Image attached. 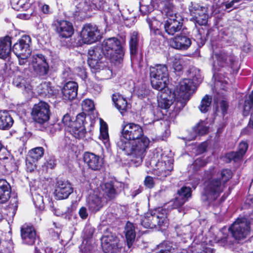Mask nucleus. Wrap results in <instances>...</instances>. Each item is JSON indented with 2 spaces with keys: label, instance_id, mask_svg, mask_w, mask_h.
I'll list each match as a JSON object with an SVG mask.
<instances>
[{
  "label": "nucleus",
  "instance_id": "680f3d73",
  "mask_svg": "<svg viewBox=\"0 0 253 253\" xmlns=\"http://www.w3.org/2000/svg\"><path fill=\"white\" fill-rule=\"evenodd\" d=\"M144 184L149 188H152L154 186L153 178L150 176H146L144 180Z\"/></svg>",
  "mask_w": 253,
  "mask_h": 253
},
{
  "label": "nucleus",
  "instance_id": "4be33fe9",
  "mask_svg": "<svg viewBox=\"0 0 253 253\" xmlns=\"http://www.w3.org/2000/svg\"><path fill=\"white\" fill-rule=\"evenodd\" d=\"M21 236L23 242L27 245H33L36 240V234L33 227L24 225L21 229Z\"/></svg>",
  "mask_w": 253,
  "mask_h": 253
},
{
  "label": "nucleus",
  "instance_id": "a18cd8bd",
  "mask_svg": "<svg viewBox=\"0 0 253 253\" xmlns=\"http://www.w3.org/2000/svg\"><path fill=\"white\" fill-rule=\"evenodd\" d=\"M175 98L174 100V109L178 111L182 109L186 104L187 102L189 99H186L184 97H180L178 96H174Z\"/></svg>",
  "mask_w": 253,
  "mask_h": 253
},
{
  "label": "nucleus",
  "instance_id": "49530a36",
  "mask_svg": "<svg viewBox=\"0 0 253 253\" xmlns=\"http://www.w3.org/2000/svg\"><path fill=\"white\" fill-rule=\"evenodd\" d=\"M167 63L169 64H172L173 68L175 71H180L182 69L180 60L175 56H171L168 58Z\"/></svg>",
  "mask_w": 253,
  "mask_h": 253
},
{
  "label": "nucleus",
  "instance_id": "b1692460",
  "mask_svg": "<svg viewBox=\"0 0 253 253\" xmlns=\"http://www.w3.org/2000/svg\"><path fill=\"white\" fill-rule=\"evenodd\" d=\"M251 112V116L247 127L244 129L242 133H249V129H253V90L249 96V98L245 100L244 113L246 114Z\"/></svg>",
  "mask_w": 253,
  "mask_h": 253
},
{
  "label": "nucleus",
  "instance_id": "473e14b6",
  "mask_svg": "<svg viewBox=\"0 0 253 253\" xmlns=\"http://www.w3.org/2000/svg\"><path fill=\"white\" fill-rule=\"evenodd\" d=\"M112 100L115 104L116 108L123 115L126 112L128 107V104L126 100L122 95L117 94L113 95Z\"/></svg>",
  "mask_w": 253,
  "mask_h": 253
},
{
  "label": "nucleus",
  "instance_id": "c85d7f7f",
  "mask_svg": "<svg viewBox=\"0 0 253 253\" xmlns=\"http://www.w3.org/2000/svg\"><path fill=\"white\" fill-rule=\"evenodd\" d=\"M124 232L127 247L128 249H130L133 244L136 236L134 225L130 222H127L126 223Z\"/></svg>",
  "mask_w": 253,
  "mask_h": 253
},
{
  "label": "nucleus",
  "instance_id": "7c9ffc66",
  "mask_svg": "<svg viewBox=\"0 0 253 253\" xmlns=\"http://www.w3.org/2000/svg\"><path fill=\"white\" fill-rule=\"evenodd\" d=\"M13 124V120L8 111H0V129L6 130L10 128Z\"/></svg>",
  "mask_w": 253,
  "mask_h": 253
},
{
  "label": "nucleus",
  "instance_id": "412c9836",
  "mask_svg": "<svg viewBox=\"0 0 253 253\" xmlns=\"http://www.w3.org/2000/svg\"><path fill=\"white\" fill-rule=\"evenodd\" d=\"M138 33L134 31L131 33L129 40L130 58L133 63L139 62L141 58V56L138 55Z\"/></svg>",
  "mask_w": 253,
  "mask_h": 253
},
{
  "label": "nucleus",
  "instance_id": "338daca9",
  "mask_svg": "<svg viewBox=\"0 0 253 253\" xmlns=\"http://www.w3.org/2000/svg\"><path fill=\"white\" fill-rule=\"evenodd\" d=\"M41 10L42 12L44 14H49L50 13V8L49 5L43 4L41 6Z\"/></svg>",
  "mask_w": 253,
  "mask_h": 253
},
{
  "label": "nucleus",
  "instance_id": "3c124183",
  "mask_svg": "<svg viewBox=\"0 0 253 253\" xmlns=\"http://www.w3.org/2000/svg\"><path fill=\"white\" fill-rule=\"evenodd\" d=\"M37 163V161L27 156L26 160L27 170L30 172L33 171L36 168Z\"/></svg>",
  "mask_w": 253,
  "mask_h": 253
},
{
  "label": "nucleus",
  "instance_id": "e433bc0d",
  "mask_svg": "<svg viewBox=\"0 0 253 253\" xmlns=\"http://www.w3.org/2000/svg\"><path fill=\"white\" fill-rule=\"evenodd\" d=\"M209 129V126L207 121H200L197 125L193 127V131L196 134L199 135H203L208 133Z\"/></svg>",
  "mask_w": 253,
  "mask_h": 253
},
{
  "label": "nucleus",
  "instance_id": "f03ea898",
  "mask_svg": "<svg viewBox=\"0 0 253 253\" xmlns=\"http://www.w3.org/2000/svg\"><path fill=\"white\" fill-rule=\"evenodd\" d=\"M125 141L118 140L117 142L118 148L125 154L132 157L131 161L134 166L140 165L149 146L150 141L149 138L143 136L131 141Z\"/></svg>",
  "mask_w": 253,
  "mask_h": 253
},
{
  "label": "nucleus",
  "instance_id": "13d9d810",
  "mask_svg": "<svg viewBox=\"0 0 253 253\" xmlns=\"http://www.w3.org/2000/svg\"><path fill=\"white\" fill-rule=\"evenodd\" d=\"M54 193L57 199H63V188L60 186L59 185L55 187Z\"/></svg>",
  "mask_w": 253,
  "mask_h": 253
},
{
  "label": "nucleus",
  "instance_id": "9d476101",
  "mask_svg": "<svg viewBox=\"0 0 253 253\" xmlns=\"http://www.w3.org/2000/svg\"><path fill=\"white\" fill-rule=\"evenodd\" d=\"M168 67L164 64H156L150 68L151 83L153 88L159 91L165 89L168 82Z\"/></svg>",
  "mask_w": 253,
  "mask_h": 253
},
{
  "label": "nucleus",
  "instance_id": "c03bdc74",
  "mask_svg": "<svg viewBox=\"0 0 253 253\" xmlns=\"http://www.w3.org/2000/svg\"><path fill=\"white\" fill-rule=\"evenodd\" d=\"M207 163L208 161L204 158H198L194 161L190 168L192 169L193 172H195L198 171L200 168L204 167Z\"/></svg>",
  "mask_w": 253,
  "mask_h": 253
},
{
  "label": "nucleus",
  "instance_id": "6e6d98bb",
  "mask_svg": "<svg viewBox=\"0 0 253 253\" xmlns=\"http://www.w3.org/2000/svg\"><path fill=\"white\" fill-rule=\"evenodd\" d=\"M226 157L229 159V161H234L235 162L238 161L241 159L242 158L239 156L237 152H230L226 155Z\"/></svg>",
  "mask_w": 253,
  "mask_h": 253
},
{
  "label": "nucleus",
  "instance_id": "dca6fc26",
  "mask_svg": "<svg viewBox=\"0 0 253 253\" xmlns=\"http://www.w3.org/2000/svg\"><path fill=\"white\" fill-rule=\"evenodd\" d=\"M31 39L28 35L23 36L12 48V50L16 56L30 55Z\"/></svg>",
  "mask_w": 253,
  "mask_h": 253
},
{
  "label": "nucleus",
  "instance_id": "58836bf2",
  "mask_svg": "<svg viewBox=\"0 0 253 253\" xmlns=\"http://www.w3.org/2000/svg\"><path fill=\"white\" fill-rule=\"evenodd\" d=\"M100 138L102 140L106 146L109 145V134L108 132V127L106 123L104 122H100Z\"/></svg>",
  "mask_w": 253,
  "mask_h": 253
},
{
  "label": "nucleus",
  "instance_id": "1a4fd4ad",
  "mask_svg": "<svg viewBox=\"0 0 253 253\" xmlns=\"http://www.w3.org/2000/svg\"><path fill=\"white\" fill-rule=\"evenodd\" d=\"M141 225L146 228L157 226L164 228L168 226L166 211L158 209L146 213L141 219Z\"/></svg>",
  "mask_w": 253,
  "mask_h": 253
},
{
  "label": "nucleus",
  "instance_id": "c9c22d12",
  "mask_svg": "<svg viewBox=\"0 0 253 253\" xmlns=\"http://www.w3.org/2000/svg\"><path fill=\"white\" fill-rule=\"evenodd\" d=\"M147 21L149 24L151 33L155 35H159L162 33L161 28L162 23L154 17H148Z\"/></svg>",
  "mask_w": 253,
  "mask_h": 253
},
{
  "label": "nucleus",
  "instance_id": "774afa93",
  "mask_svg": "<svg viewBox=\"0 0 253 253\" xmlns=\"http://www.w3.org/2000/svg\"><path fill=\"white\" fill-rule=\"evenodd\" d=\"M197 253H213V250L211 248L205 247L198 251Z\"/></svg>",
  "mask_w": 253,
  "mask_h": 253
},
{
  "label": "nucleus",
  "instance_id": "5fc2aeb1",
  "mask_svg": "<svg viewBox=\"0 0 253 253\" xmlns=\"http://www.w3.org/2000/svg\"><path fill=\"white\" fill-rule=\"evenodd\" d=\"M192 72L193 74L194 73H195L194 75L193 74L192 75L193 79L191 80L192 81L194 82L195 83V85H196L197 84L200 83L202 80V76L200 74V71L197 69H194Z\"/></svg>",
  "mask_w": 253,
  "mask_h": 253
},
{
  "label": "nucleus",
  "instance_id": "bf43d9fd",
  "mask_svg": "<svg viewBox=\"0 0 253 253\" xmlns=\"http://www.w3.org/2000/svg\"><path fill=\"white\" fill-rule=\"evenodd\" d=\"M11 205L9 206V209L12 211V214L13 215L17 208L18 200L17 198L14 197L11 199Z\"/></svg>",
  "mask_w": 253,
  "mask_h": 253
},
{
  "label": "nucleus",
  "instance_id": "79ce46f5",
  "mask_svg": "<svg viewBox=\"0 0 253 253\" xmlns=\"http://www.w3.org/2000/svg\"><path fill=\"white\" fill-rule=\"evenodd\" d=\"M43 148L42 147H39L30 150L28 156L38 162V161L43 156Z\"/></svg>",
  "mask_w": 253,
  "mask_h": 253
},
{
  "label": "nucleus",
  "instance_id": "2f4dec72",
  "mask_svg": "<svg viewBox=\"0 0 253 253\" xmlns=\"http://www.w3.org/2000/svg\"><path fill=\"white\" fill-rule=\"evenodd\" d=\"M88 208L92 212L99 211L103 207V202L101 199L95 195L90 196L87 200Z\"/></svg>",
  "mask_w": 253,
  "mask_h": 253
},
{
  "label": "nucleus",
  "instance_id": "e2e57ef3",
  "mask_svg": "<svg viewBox=\"0 0 253 253\" xmlns=\"http://www.w3.org/2000/svg\"><path fill=\"white\" fill-rule=\"evenodd\" d=\"M29 56L30 55H26L25 56H17L18 59L19 64L21 66L25 65V64H26V63L28 62H29V60H28V58Z\"/></svg>",
  "mask_w": 253,
  "mask_h": 253
},
{
  "label": "nucleus",
  "instance_id": "de8ad7c7",
  "mask_svg": "<svg viewBox=\"0 0 253 253\" xmlns=\"http://www.w3.org/2000/svg\"><path fill=\"white\" fill-rule=\"evenodd\" d=\"M83 109L86 112L91 111L94 109V104L92 100L89 99L84 100L82 103Z\"/></svg>",
  "mask_w": 253,
  "mask_h": 253
},
{
  "label": "nucleus",
  "instance_id": "7ed1b4c3",
  "mask_svg": "<svg viewBox=\"0 0 253 253\" xmlns=\"http://www.w3.org/2000/svg\"><path fill=\"white\" fill-rule=\"evenodd\" d=\"M250 224L246 218H238L228 229L232 236L225 233L226 228H223L220 231L223 236L215 241L220 243L222 246H226L232 245L234 240H240L246 238L250 232Z\"/></svg>",
  "mask_w": 253,
  "mask_h": 253
},
{
  "label": "nucleus",
  "instance_id": "72a5a7b5",
  "mask_svg": "<svg viewBox=\"0 0 253 253\" xmlns=\"http://www.w3.org/2000/svg\"><path fill=\"white\" fill-rule=\"evenodd\" d=\"M34 0H12V8L17 11L27 10L34 2Z\"/></svg>",
  "mask_w": 253,
  "mask_h": 253
},
{
  "label": "nucleus",
  "instance_id": "393cba45",
  "mask_svg": "<svg viewBox=\"0 0 253 253\" xmlns=\"http://www.w3.org/2000/svg\"><path fill=\"white\" fill-rule=\"evenodd\" d=\"M251 112V116L247 127L244 129L242 133H249V129H253V90L249 96V98L245 100L244 113L246 114Z\"/></svg>",
  "mask_w": 253,
  "mask_h": 253
},
{
  "label": "nucleus",
  "instance_id": "37998d69",
  "mask_svg": "<svg viewBox=\"0 0 253 253\" xmlns=\"http://www.w3.org/2000/svg\"><path fill=\"white\" fill-rule=\"evenodd\" d=\"M211 103V97L208 95H205L201 100L199 108L202 113H206L209 111Z\"/></svg>",
  "mask_w": 253,
  "mask_h": 253
},
{
  "label": "nucleus",
  "instance_id": "423d86ee",
  "mask_svg": "<svg viewBox=\"0 0 253 253\" xmlns=\"http://www.w3.org/2000/svg\"><path fill=\"white\" fill-rule=\"evenodd\" d=\"M189 10L191 15L193 16L192 19L195 23L196 27V29L193 30L195 33V40L203 45L206 40L208 33V29L198 28L197 25L206 26L208 19L207 8L199 5L194 6L192 5L189 8Z\"/></svg>",
  "mask_w": 253,
  "mask_h": 253
},
{
  "label": "nucleus",
  "instance_id": "aec40b11",
  "mask_svg": "<svg viewBox=\"0 0 253 253\" xmlns=\"http://www.w3.org/2000/svg\"><path fill=\"white\" fill-rule=\"evenodd\" d=\"M191 44V39L183 34L177 35L169 41V45L171 47L180 50H187Z\"/></svg>",
  "mask_w": 253,
  "mask_h": 253
},
{
  "label": "nucleus",
  "instance_id": "9b49d317",
  "mask_svg": "<svg viewBox=\"0 0 253 253\" xmlns=\"http://www.w3.org/2000/svg\"><path fill=\"white\" fill-rule=\"evenodd\" d=\"M122 135L119 140L133 141L146 136L142 127L139 125L130 123L122 126Z\"/></svg>",
  "mask_w": 253,
  "mask_h": 253
},
{
  "label": "nucleus",
  "instance_id": "a19ab883",
  "mask_svg": "<svg viewBox=\"0 0 253 253\" xmlns=\"http://www.w3.org/2000/svg\"><path fill=\"white\" fill-rule=\"evenodd\" d=\"M101 188L105 194L109 198H114L116 194V190L112 182H106L101 185Z\"/></svg>",
  "mask_w": 253,
  "mask_h": 253
},
{
  "label": "nucleus",
  "instance_id": "f8f14e48",
  "mask_svg": "<svg viewBox=\"0 0 253 253\" xmlns=\"http://www.w3.org/2000/svg\"><path fill=\"white\" fill-rule=\"evenodd\" d=\"M80 37L83 43L90 44L99 41L101 36L96 25L86 24L82 28Z\"/></svg>",
  "mask_w": 253,
  "mask_h": 253
},
{
  "label": "nucleus",
  "instance_id": "09e8293b",
  "mask_svg": "<svg viewBox=\"0 0 253 253\" xmlns=\"http://www.w3.org/2000/svg\"><path fill=\"white\" fill-rule=\"evenodd\" d=\"M33 201L35 206L40 209L43 207V197L39 194L35 193L33 195Z\"/></svg>",
  "mask_w": 253,
  "mask_h": 253
},
{
  "label": "nucleus",
  "instance_id": "603ef678",
  "mask_svg": "<svg viewBox=\"0 0 253 253\" xmlns=\"http://www.w3.org/2000/svg\"><path fill=\"white\" fill-rule=\"evenodd\" d=\"M248 148V144L246 141H242L240 143L238 147V150L237 151L240 156H241L242 158L245 154L247 149Z\"/></svg>",
  "mask_w": 253,
  "mask_h": 253
},
{
  "label": "nucleus",
  "instance_id": "f257e3e1",
  "mask_svg": "<svg viewBox=\"0 0 253 253\" xmlns=\"http://www.w3.org/2000/svg\"><path fill=\"white\" fill-rule=\"evenodd\" d=\"M88 64L91 71L98 73L100 80L107 79L112 73L107 67L105 59L112 62L120 63L122 61L124 51L121 42L116 38H110L103 41L101 45L90 49L88 52Z\"/></svg>",
  "mask_w": 253,
  "mask_h": 253
},
{
  "label": "nucleus",
  "instance_id": "f704fd0d",
  "mask_svg": "<svg viewBox=\"0 0 253 253\" xmlns=\"http://www.w3.org/2000/svg\"><path fill=\"white\" fill-rule=\"evenodd\" d=\"M176 232L178 237H181V241L183 243L187 242V239L192 237L191 227L189 225L179 226L175 228Z\"/></svg>",
  "mask_w": 253,
  "mask_h": 253
},
{
  "label": "nucleus",
  "instance_id": "f3484780",
  "mask_svg": "<svg viewBox=\"0 0 253 253\" xmlns=\"http://www.w3.org/2000/svg\"><path fill=\"white\" fill-rule=\"evenodd\" d=\"M195 88V83L189 79L181 81L174 90L173 95L189 99Z\"/></svg>",
  "mask_w": 253,
  "mask_h": 253
},
{
  "label": "nucleus",
  "instance_id": "bb28decb",
  "mask_svg": "<svg viewBox=\"0 0 253 253\" xmlns=\"http://www.w3.org/2000/svg\"><path fill=\"white\" fill-rule=\"evenodd\" d=\"M11 39L9 36L0 38V58H9L11 51Z\"/></svg>",
  "mask_w": 253,
  "mask_h": 253
},
{
  "label": "nucleus",
  "instance_id": "ea45409f",
  "mask_svg": "<svg viewBox=\"0 0 253 253\" xmlns=\"http://www.w3.org/2000/svg\"><path fill=\"white\" fill-rule=\"evenodd\" d=\"M172 97L169 96V97L166 96V94H163L161 95V98L158 100V106L163 109H167L173 103Z\"/></svg>",
  "mask_w": 253,
  "mask_h": 253
},
{
  "label": "nucleus",
  "instance_id": "a878e982",
  "mask_svg": "<svg viewBox=\"0 0 253 253\" xmlns=\"http://www.w3.org/2000/svg\"><path fill=\"white\" fill-rule=\"evenodd\" d=\"M178 196L173 203L174 208L182 206L191 196V189L189 187L183 186L177 192Z\"/></svg>",
  "mask_w": 253,
  "mask_h": 253
},
{
  "label": "nucleus",
  "instance_id": "2eb2a0df",
  "mask_svg": "<svg viewBox=\"0 0 253 253\" xmlns=\"http://www.w3.org/2000/svg\"><path fill=\"white\" fill-rule=\"evenodd\" d=\"M101 246L104 253H120L122 249L118 238L111 234L102 237Z\"/></svg>",
  "mask_w": 253,
  "mask_h": 253
},
{
  "label": "nucleus",
  "instance_id": "4d7b16f0",
  "mask_svg": "<svg viewBox=\"0 0 253 253\" xmlns=\"http://www.w3.org/2000/svg\"><path fill=\"white\" fill-rule=\"evenodd\" d=\"M73 192V188L71 184L68 182L64 183V199Z\"/></svg>",
  "mask_w": 253,
  "mask_h": 253
},
{
  "label": "nucleus",
  "instance_id": "8fccbe9b",
  "mask_svg": "<svg viewBox=\"0 0 253 253\" xmlns=\"http://www.w3.org/2000/svg\"><path fill=\"white\" fill-rule=\"evenodd\" d=\"M54 30L61 37H63V21L60 20H57L54 22L53 23Z\"/></svg>",
  "mask_w": 253,
  "mask_h": 253
},
{
  "label": "nucleus",
  "instance_id": "864d4df0",
  "mask_svg": "<svg viewBox=\"0 0 253 253\" xmlns=\"http://www.w3.org/2000/svg\"><path fill=\"white\" fill-rule=\"evenodd\" d=\"M213 77L215 78V74H213ZM227 82L225 80H217L215 79V85L216 88H219L220 89H221L222 90H226L227 88Z\"/></svg>",
  "mask_w": 253,
  "mask_h": 253
},
{
  "label": "nucleus",
  "instance_id": "4468645a",
  "mask_svg": "<svg viewBox=\"0 0 253 253\" xmlns=\"http://www.w3.org/2000/svg\"><path fill=\"white\" fill-rule=\"evenodd\" d=\"M32 115L39 124H43L49 119V108L47 103L41 101L33 107Z\"/></svg>",
  "mask_w": 253,
  "mask_h": 253
},
{
  "label": "nucleus",
  "instance_id": "6e6552de",
  "mask_svg": "<svg viewBox=\"0 0 253 253\" xmlns=\"http://www.w3.org/2000/svg\"><path fill=\"white\" fill-rule=\"evenodd\" d=\"M86 115L81 113L73 120L68 114L64 115V130L78 139H83L86 133L84 126Z\"/></svg>",
  "mask_w": 253,
  "mask_h": 253
},
{
  "label": "nucleus",
  "instance_id": "39448f33",
  "mask_svg": "<svg viewBox=\"0 0 253 253\" xmlns=\"http://www.w3.org/2000/svg\"><path fill=\"white\" fill-rule=\"evenodd\" d=\"M146 166L152 168V173L159 179H163L173 169V160L156 150L146 159Z\"/></svg>",
  "mask_w": 253,
  "mask_h": 253
},
{
  "label": "nucleus",
  "instance_id": "69168bd1",
  "mask_svg": "<svg viewBox=\"0 0 253 253\" xmlns=\"http://www.w3.org/2000/svg\"><path fill=\"white\" fill-rule=\"evenodd\" d=\"M80 217L82 219H86L88 216L86 209L85 207H82L79 212Z\"/></svg>",
  "mask_w": 253,
  "mask_h": 253
},
{
  "label": "nucleus",
  "instance_id": "cd10ccee",
  "mask_svg": "<svg viewBox=\"0 0 253 253\" xmlns=\"http://www.w3.org/2000/svg\"><path fill=\"white\" fill-rule=\"evenodd\" d=\"M78 85L75 82H69L64 84V100H71L77 96Z\"/></svg>",
  "mask_w": 253,
  "mask_h": 253
},
{
  "label": "nucleus",
  "instance_id": "20e7f679",
  "mask_svg": "<svg viewBox=\"0 0 253 253\" xmlns=\"http://www.w3.org/2000/svg\"><path fill=\"white\" fill-rule=\"evenodd\" d=\"M233 172L229 169L218 171L216 177L209 179L204 189L203 198L205 200L213 201L218 197L226 187V183L232 178Z\"/></svg>",
  "mask_w": 253,
  "mask_h": 253
},
{
  "label": "nucleus",
  "instance_id": "0eeeda50",
  "mask_svg": "<svg viewBox=\"0 0 253 253\" xmlns=\"http://www.w3.org/2000/svg\"><path fill=\"white\" fill-rule=\"evenodd\" d=\"M159 7L161 9L162 14L168 17L164 25L166 32L169 35H173L180 31L182 23L176 19L172 4L169 1L163 0L159 4Z\"/></svg>",
  "mask_w": 253,
  "mask_h": 253
},
{
  "label": "nucleus",
  "instance_id": "ddd939ff",
  "mask_svg": "<svg viewBox=\"0 0 253 253\" xmlns=\"http://www.w3.org/2000/svg\"><path fill=\"white\" fill-rule=\"evenodd\" d=\"M29 65L39 76H43L48 73V65L42 54H33L29 59Z\"/></svg>",
  "mask_w": 253,
  "mask_h": 253
},
{
  "label": "nucleus",
  "instance_id": "052dcab7",
  "mask_svg": "<svg viewBox=\"0 0 253 253\" xmlns=\"http://www.w3.org/2000/svg\"><path fill=\"white\" fill-rule=\"evenodd\" d=\"M220 106L223 115H225L229 107L228 103L226 100H222L220 102Z\"/></svg>",
  "mask_w": 253,
  "mask_h": 253
},
{
  "label": "nucleus",
  "instance_id": "6ab92c4d",
  "mask_svg": "<svg viewBox=\"0 0 253 253\" xmlns=\"http://www.w3.org/2000/svg\"><path fill=\"white\" fill-rule=\"evenodd\" d=\"M83 159L88 168L93 171L100 170L104 165L103 158L93 153L85 152Z\"/></svg>",
  "mask_w": 253,
  "mask_h": 253
},
{
  "label": "nucleus",
  "instance_id": "4c0bfd02",
  "mask_svg": "<svg viewBox=\"0 0 253 253\" xmlns=\"http://www.w3.org/2000/svg\"><path fill=\"white\" fill-rule=\"evenodd\" d=\"M39 94L43 95L50 96L53 94L54 91L49 82H43L38 86Z\"/></svg>",
  "mask_w": 253,
  "mask_h": 253
},
{
  "label": "nucleus",
  "instance_id": "5701e85b",
  "mask_svg": "<svg viewBox=\"0 0 253 253\" xmlns=\"http://www.w3.org/2000/svg\"><path fill=\"white\" fill-rule=\"evenodd\" d=\"M74 33L72 23L64 20V46L71 48L76 46L75 39L72 38Z\"/></svg>",
  "mask_w": 253,
  "mask_h": 253
},
{
  "label": "nucleus",
  "instance_id": "c756f323",
  "mask_svg": "<svg viewBox=\"0 0 253 253\" xmlns=\"http://www.w3.org/2000/svg\"><path fill=\"white\" fill-rule=\"evenodd\" d=\"M11 187L9 184L4 179H0V203L3 204L10 198Z\"/></svg>",
  "mask_w": 253,
  "mask_h": 253
},
{
  "label": "nucleus",
  "instance_id": "0e129e2a",
  "mask_svg": "<svg viewBox=\"0 0 253 253\" xmlns=\"http://www.w3.org/2000/svg\"><path fill=\"white\" fill-rule=\"evenodd\" d=\"M51 248L49 247H46L44 249H38V247L35 248V253H51Z\"/></svg>",
  "mask_w": 253,
  "mask_h": 253
},
{
  "label": "nucleus",
  "instance_id": "a211bd4d",
  "mask_svg": "<svg viewBox=\"0 0 253 253\" xmlns=\"http://www.w3.org/2000/svg\"><path fill=\"white\" fill-rule=\"evenodd\" d=\"M212 54L210 58V61L214 70H216L217 67H224L228 66L230 63L232 62V58L222 51L217 52L214 49L212 45Z\"/></svg>",
  "mask_w": 253,
  "mask_h": 253
}]
</instances>
